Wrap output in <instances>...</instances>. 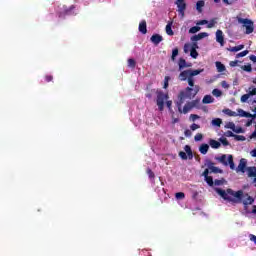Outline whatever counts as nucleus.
<instances>
[{
  "mask_svg": "<svg viewBox=\"0 0 256 256\" xmlns=\"http://www.w3.org/2000/svg\"><path fill=\"white\" fill-rule=\"evenodd\" d=\"M216 193L227 201L228 203H232V205H239V203H243L244 209H247L248 205H253L255 203V199L251 197L249 194H244L243 190L234 191L231 188L226 190L221 188H216ZM244 197H247L246 200H243Z\"/></svg>",
  "mask_w": 256,
  "mask_h": 256,
  "instance_id": "f257e3e1",
  "label": "nucleus"
},
{
  "mask_svg": "<svg viewBox=\"0 0 256 256\" xmlns=\"http://www.w3.org/2000/svg\"><path fill=\"white\" fill-rule=\"evenodd\" d=\"M188 85L184 90L179 93V101L176 103L179 113H181V106L183 105L185 99H195L197 93L200 91L199 85H195V79L193 76L188 78Z\"/></svg>",
  "mask_w": 256,
  "mask_h": 256,
  "instance_id": "f03ea898",
  "label": "nucleus"
},
{
  "mask_svg": "<svg viewBox=\"0 0 256 256\" xmlns=\"http://www.w3.org/2000/svg\"><path fill=\"white\" fill-rule=\"evenodd\" d=\"M156 95H157V98H156L157 107L159 111H163L165 109V101L169 99V94L164 93L161 90H157Z\"/></svg>",
  "mask_w": 256,
  "mask_h": 256,
  "instance_id": "7ed1b4c3",
  "label": "nucleus"
},
{
  "mask_svg": "<svg viewBox=\"0 0 256 256\" xmlns=\"http://www.w3.org/2000/svg\"><path fill=\"white\" fill-rule=\"evenodd\" d=\"M238 23L246 28V35H251L255 31V26L253 22L247 18H238Z\"/></svg>",
  "mask_w": 256,
  "mask_h": 256,
  "instance_id": "20e7f679",
  "label": "nucleus"
},
{
  "mask_svg": "<svg viewBox=\"0 0 256 256\" xmlns=\"http://www.w3.org/2000/svg\"><path fill=\"white\" fill-rule=\"evenodd\" d=\"M217 161H219V163H222V165H225V167H227V165L230 166V169L234 170L235 169V162H233V155H229L228 156V160H227V155L223 154L220 157H216Z\"/></svg>",
  "mask_w": 256,
  "mask_h": 256,
  "instance_id": "39448f33",
  "label": "nucleus"
},
{
  "mask_svg": "<svg viewBox=\"0 0 256 256\" xmlns=\"http://www.w3.org/2000/svg\"><path fill=\"white\" fill-rule=\"evenodd\" d=\"M184 151L179 152L180 158H182L184 161H187L188 158L193 159V150H191V146L186 145L184 147Z\"/></svg>",
  "mask_w": 256,
  "mask_h": 256,
  "instance_id": "423d86ee",
  "label": "nucleus"
},
{
  "mask_svg": "<svg viewBox=\"0 0 256 256\" xmlns=\"http://www.w3.org/2000/svg\"><path fill=\"white\" fill-rule=\"evenodd\" d=\"M175 5L178 7V13L183 19L185 17V11L187 10V3H185V0H176Z\"/></svg>",
  "mask_w": 256,
  "mask_h": 256,
  "instance_id": "0eeeda50",
  "label": "nucleus"
},
{
  "mask_svg": "<svg viewBox=\"0 0 256 256\" xmlns=\"http://www.w3.org/2000/svg\"><path fill=\"white\" fill-rule=\"evenodd\" d=\"M199 105V100H193L191 102H188L183 109L181 108L180 113H184V115H187L188 112L191 111L194 107H197Z\"/></svg>",
  "mask_w": 256,
  "mask_h": 256,
  "instance_id": "6e6552de",
  "label": "nucleus"
},
{
  "mask_svg": "<svg viewBox=\"0 0 256 256\" xmlns=\"http://www.w3.org/2000/svg\"><path fill=\"white\" fill-rule=\"evenodd\" d=\"M217 23V21H215V19H212L209 21L207 20H200L196 23V25H207L208 29H213V27H215V24Z\"/></svg>",
  "mask_w": 256,
  "mask_h": 256,
  "instance_id": "1a4fd4ad",
  "label": "nucleus"
},
{
  "mask_svg": "<svg viewBox=\"0 0 256 256\" xmlns=\"http://www.w3.org/2000/svg\"><path fill=\"white\" fill-rule=\"evenodd\" d=\"M216 41L223 47L225 45V36H223V31L222 30H217L216 31Z\"/></svg>",
  "mask_w": 256,
  "mask_h": 256,
  "instance_id": "9d476101",
  "label": "nucleus"
},
{
  "mask_svg": "<svg viewBox=\"0 0 256 256\" xmlns=\"http://www.w3.org/2000/svg\"><path fill=\"white\" fill-rule=\"evenodd\" d=\"M251 111H253L254 114L246 112V114H244L245 115L244 117L256 119V100L252 101Z\"/></svg>",
  "mask_w": 256,
  "mask_h": 256,
  "instance_id": "9b49d317",
  "label": "nucleus"
},
{
  "mask_svg": "<svg viewBox=\"0 0 256 256\" xmlns=\"http://www.w3.org/2000/svg\"><path fill=\"white\" fill-rule=\"evenodd\" d=\"M191 77V72L190 70H184L182 71L179 76H178V79L179 81H187L189 78Z\"/></svg>",
  "mask_w": 256,
  "mask_h": 256,
  "instance_id": "f8f14e48",
  "label": "nucleus"
},
{
  "mask_svg": "<svg viewBox=\"0 0 256 256\" xmlns=\"http://www.w3.org/2000/svg\"><path fill=\"white\" fill-rule=\"evenodd\" d=\"M246 168H247V160L244 159V158H242V159L240 160V163H239L238 167L236 168V171H237V173H239V171H240L241 173H245V169H246Z\"/></svg>",
  "mask_w": 256,
  "mask_h": 256,
  "instance_id": "ddd939ff",
  "label": "nucleus"
},
{
  "mask_svg": "<svg viewBox=\"0 0 256 256\" xmlns=\"http://www.w3.org/2000/svg\"><path fill=\"white\" fill-rule=\"evenodd\" d=\"M151 43H153L154 45H159V43H161V41H163V36L159 35V34H153L150 38Z\"/></svg>",
  "mask_w": 256,
  "mask_h": 256,
  "instance_id": "4468645a",
  "label": "nucleus"
},
{
  "mask_svg": "<svg viewBox=\"0 0 256 256\" xmlns=\"http://www.w3.org/2000/svg\"><path fill=\"white\" fill-rule=\"evenodd\" d=\"M139 31L142 33V35L147 34V21L142 20L139 24Z\"/></svg>",
  "mask_w": 256,
  "mask_h": 256,
  "instance_id": "2eb2a0df",
  "label": "nucleus"
},
{
  "mask_svg": "<svg viewBox=\"0 0 256 256\" xmlns=\"http://www.w3.org/2000/svg\"><path fill=\"white\" fill-rule=\"evenodd\" d=\"M197 44H193L191 49H190V56L192 59H197L199 57V53L197 52Z\"/></svg>",
  "mask_w": 256,
  "mask_h": 256,
  "instance_id": "dca6fc26",
  "label": "nucleus"
},
{
  "mask_svg": "<svg viewBox=\"0 0 256 256\" xmlns=\"http://www.w3.org/2000/svg\"><path fill=\"white\" fill-rule=\"evenodd\" d=\"M172 27H173V22H168L167 25H166V33L170 37H173V35H175V32H173Z\"/></svg>",
  "mask_w": 256,
  "mask_h": 256,
  "instance_id": "f3484780",
  "label": "nucleus"
},
{
  "mask_svg": "<svg viewBox=\"0 0 256 256\" xmlns=\"http://www.w3.org/2000/svg\"><path fill=\"white\" fill-rule=\"evenodd\" d=\"M209 145L212 149H219V147H221V142H219L215 139H210L209 140Z\"/></svg>",
  "mask_w": 256,
  "mask_h": 256,
  "instance_id": "a211bd4d",
  "label": "nucleus"
},
{
  "mask_svg": "<svg viewBox=\"0 0 256 256\" xmlns=\"http://www.w3.org/2000/svg\"><path fill=\"white\" fill-rule=\"evenodd\" d=\"M178 66H179V71H183L185 67H191V65H187V61L183 58L179 59Z\"/></svg>",
  "mask_w": 256,
  "mask_h": 256,
  "instance_id": "6ab92c4d",
  "label": "nucleus"
},
{
  "mask_svg": "<svg viewBox=\"0 0 256 256\" xmlns=\"http://www.w3.org/2000/svg\"><path fill=\"white\" fill-rule=\"evenodd\" d=\"M199 151L202 155H207L209 152V144H201L199 147Z\"/></svg>",
  "mask_w": 256,
  "mask_h": 256,
  "instance_id": "aec40b11",
  "label": "nucleus"
},
{
  "mask_svg": "<svg viewBox=\"0 0 256 256\" xmlns=\"http://www.w3.org/2000/svg\"><path fill=\"white\" fill-rule=\"evenodd\" d=\"M213 101H215V98L211 95H205L202 103H204L205 105H209V103H213Z\"/></svg>",
  "mask_w": 256,
  "mask_h": 256,
  "instance_id": "412c9836",
  "label": "nucleus"
},
{
  "mask_svg": "<svg viewBox=\"0 0 256 256\" xmlns=\"http://www.w3.org/2000/svg\"><path fill=\"white\" fill-rule=\"evenodd\" d=\"M245 49V45H238V46H234L228 49V51H231V53H237V51H241Z\"/></svg>",
  "mask_w": 256,
  "mask_h": 256,
  "instance_id": "4be33fe9",
  "label": "nucleus"
},
{
  "mask_svg": "<svg viewBox=\"0 0 256 256\" xmlns=\"http://www.w3.org/2000/svg\"><path fill=\"white\" fill-rule=\"evenodd\" d=\"M189 71H190V77H197V75H201V73H203V69H197V70L189 69Z\"/></svg>",
  "mask_w": 256,
  "mask_h": 256,
  "instance_id": "5701e85b",
  "label": "nucleus"
},
{
  "mask_svg": "<svg viewBox=\"0 0 256 256\" xmlns=\"http://www.w3.org/2000/svg\"><path fill=\"white\" fill-rule=\"evenodd\" d=\"M203 7H205V1L200 0L196 3V9L199 13H201V11H203Z\"/></svg>",
  "mask_w": 256,
  "mask_h": 256,
  "instance_id": "b1692460",
  "label": "nucleus"
},
{
  "mask_svg": "<svg viewBox=\"0 0 256 256\" xmlns=\"http://www.w3.org/2000/svg\"><path fill=\"white\" fill-rule=\"evenodd\" d=\"M216 68L218 73H223V71H225V66L223 65V63H221L220 61L216 62Z\"/></svg>",
  "mask_w": 256,
  "mask_h": 256,
  "instance_id": "393cba45",
  "label": "nucleus"
},
{
  "mask_svg": "<svg viewBox=\"0 0 256 256\" xmlns=\"http://www.w3.org/2000/svg\"><path fill=\"white\" fill-rule=\"evenodd\" d=\"M231 130L234 132V133H245V130L242 128V127H237L235 125H232L231 127Z\"/></svg>",
  "mask_w": 256,
  "mask_h": 256,
  "instance_id": "a878e982",
  "label": "nucleus"
},
{
  "mask_svg": "<svg viewBox=\"0 0 256 256\" xmlns=\"http://www.w3.org/2000/svg\"><path fill=\"white\" fill-rule=\"evenodd\" d=\"M248 177H255L256 178V167H249L248 168Z\"/></svg>",
  "mask_w": 256,
  "mask_h": 256,
  "instance_id": "bb28decb",
  "label": "nucleus"
},
{
  "mask_svg": "<svg viewBox=\"0 0 256 256\" xmlns=\"http://www.w3.org/2000/svg\"><path fill=\"white\" fill-rule=\"evenodd\" d=\"M74 9L75 5H71L69 8L64 10L65 15H75V13H73Z\"/></svg>",
  "mask_w": 256,
  "mask_h": 256,
  "instance_id": "cd10ccee",
  "label": "nucleus"
},
{
  "mask_svg": "<svg viewBox=\"0 0 256 256\" xmlns=\"http://www.w3.org/2000/svg\"><path fill=\"white\" fill-rule=\"evenodd\" d=\"M137 66V62H135V59L129 58L128 59V67H131V69H135Z\"/></svg>",
  "mask_w": 256,
  "mask_h": 256,
  "instance_id": "c85d7f7f",
  "label": "nucleus"
},
{
  "mask_svg": "<svg viewBox=\"0 0 256 256\" xmlns=\"http://www.w3.org/2000/svg\"><path fill=\"white\" fill-rule=\"evenodd\" d=\"M222 123L223 121L220 118H215L214 120H212V125H214L215 127H221Z\"/></svg>",
  "mask_w": 256,
  "mask_h": 256,
  "instance_id": "c756f323",
  "label": "nucleus"
},
{
  "mask_svg": "<svg viewBox=\"0 0 256 256\" xmlns=\"http://www.w3.org/2000/svg\"><path fill=\"white\" fill-rule=\"evenodd\" d=\"M199 31H201V27L199 26H193L189 29V33L191 34L199 33Z\"/></svg>",
  "mask_w": 256,
  "mask_h": 256,
  "instance_id": "7c9ffc66",
  "label": "nucleus"
},
{
  "mask_svg": "<svg viewBox=\"0 0 256 256\" xmlns=\"http://www.w3.org/2000/svg\"><path fill=\"white\" fill-rule=\"evenodd\" d=\"M206 183L210 186L213 187L214 182H213V177L212 176H207L206 178H204Z\"/></svg>",
  "mask_w": 256,
  "mask_h": 256,
  "instance_id": "2f4dec72",
  "label": "nucleus"
},
{
  "mask_svg": "<svg viewBox=\"0 0 256 256\" xmlns=\"http://www.w3.org/2000/svg\"><path fill=\"white\" fill-rule=\"evenodd\" d=\"M177 55H179V48H174L172 50V56H171L172 61H175V58L177 57Z\"/></svg>",
  "mask_w": 256,
  "mask_h": 256,
  "instance_id": "473e14b6",
  "label": "nucleus"
},
{
  "mask_svg": "<svg viewBox=\"0 0 256 256\" xmlns=\"http://www.w3.org/2000/svg\"><path fill=\"white\" fill-rule=\"evenodd\" d=\"M249 97H253V95H256V88L255 86L249 87V91L247 93Z\"/></svg>",
  "mask_w": 256,
  "mask_h": 256,
  "instance_id": "72a5a7b5",
  "label": "nucleus"
},
{
  "mask_svg": "<svg viewBox=\"0 0 256 256\" xmlns=\"http://www.w3.org/2000/svg\"><path fill=\"white\" fill-rule=\"evenodd\" d=\"M212 95H214V97H221V95H223V92L216 88L212 91Z\"/></svg>",
  "mask_w": 256,
  "mask_h": 256,
  "instance_id": "f704fd0d",
  "label": "nucleus"
},
{
  "mask_svg": "<svg viewBox=\"0 0 256 256\" xmlns=\"http://www.w3.org/2000/svg\"><path fill=\"white\" fill-rule=\"evenodd\" d=\"M249 54V50H244L238 54H236V59H239L240 57H246V55Z\"/></svg>",
  "mask_w": 256,
  "mask_h": 256,
  "instance_id": "c9c22d12",
  "label": "nucleus"
},
{
  "mask_svg": "<svg viewBox=\"0 0 256 256\" xmlns=\"http://www.w3.org/2000/svg\"><path fill=\"white\" fill-rule=\"evenodd\" d=\"M242 69H243V71H246L247 73H251L253 71L251 64L242 66Z\"/></svg>",
  "mask_w": 256,
  "mask_h": 256,
  "instance_id": "e433bc0d",
  "label": "nucleus"
},
{
  "mask_svg": "<svg viewBox=\"0 0 256 256\" xmlns=\"http://www.w3.org/2000/svg\"><path fill=\"white\" fill-rule=\"evenodd\" d=\"M205 165L208 167V169H210V171H211L212 168L215 167V163H213V161H211L209 159L206 160Z\"/></svg>",
  "mask_w": 256,
  "mask_h": 256,
  "instance_id": "4c0bfd02",
  "label": "nucleus"
},
{
  "mask_svg": "<svg viewBox=\"0 0 256 256\" xmlns=\"http://www.w3.org/2000/svg\"><path fill=\"white\" fill-rule=\"evenodd\" d=\"M225 113L229 115V117H237V112L231 110V109H226Z\"/></svg>",
  "mask_w": 256,
  "mask_h": 256,
  "instance_id": "58836bf2",
  "label": "nucleus"
},
{
  "mask_svg": "<svg viewBox=\"0 0 256 256\" xmlns=\"http://www.w3.org/2000/svg\"><path fill=\"white\" fill-rule=\"evenodd\" d=\"M249 97L251 96H249L248 94L242 95L240 98L241 103H247V101H249Z\"/></svg>",
  "mask_w": 256,
  "mask_h": 256,
  "instance_id": "ea45409f",
  "label": "nucleus"
},
{
  "mask_svg": "<svg viewBox=\"0 0 256 256\" xmlns=\"http://www.w3.org/2000/svg\"><path fill=\"white\" fill-rule=\"evenodd\" d=\"M147 175L149 176L150 179H155V173L151 168H147Z\"/></svg>",
  "mask_w": 256,
  "mask_h": 256,
  "instance_id": "a19ab883",
  "label": "nucleus"
},
{
  "mask_svg": "<svg viewBox=\"0 0 256 256\" xmlns=\"http://www.w3.org/2000/svg\"><path fill=\"white\" fill-rule=\"evenodd\" d=\"M219 141L224 145V147L229 146V140H227V138H219Z\"/></svg>",
  "mask_w": 256,
  "mask_h": 256,
  "instance_id": "79ce46f5",
  "label": "nucleus"
},
{
  "mask_svg": "<svg viewBox=\"0 0 256 256\" xmlns=\"http://www.w3.org/2000/svg\"><path fill=\"white\" fill-rule=\"evenodd\" d=\"M176 199H185V193L183 192H177L175 194Z\"/></svg>",
  "mask_w": 256,
  "mask_h": 256,
  "instance_id": "37998d69",
  "label": "nucleus"
},
{
  "mask_svg": "<svg viewBox=\"0 0 256 256\" xmlns=\"http://www.w3.org/2000/svg\"><path fill=\"white\" fill-rule=\"evenodd\" d=\"M235 141H245V136L243 135H234Z\"/></svg>",
  "mask_w": 256,
  "mask_h": 256,
  "instance_id": "c03bdc74",
  "label": "nucleus"
},
{
  "mask_svg": "<svg viewBox=\"0 0 256 256\" xmlns=\"http://www.w3.org/2000/svg\"><path fill=\"white\" fill-rule=\"evenodd\" d=\"M194 141H203V134L198 133L194 136Z\"/></svg>",
  "mask_w": 256,
  "mask_h": 256,
  "instance_id": "a18cd8bd",
  "label": "nucleus"
},
{
  "mask_svg": "<svg viewBox=\"0 0 256 256\" xmlns=\"http://www.w3.org/2000/svg\"><path fill=\"white\" fill-rule=\"evenodd\" d=\"M190 129H191V131H197V129H201V126L198 125V124L193 123V124L190 126Z\"/></svg>",
  "mask_w": 256,
  "mask_h": 256,
  "instance_id": "49530a36",
  "label": "nucleus"
},
{
  "mask_svg": "<svg viewBox=\"0 0 256 256\" xmlns=\"http://www.w3.org/2000/svg\"><path fill=\"white\" fill-rule=\"evenodd\" d=\"M153 93H155V89H152L150 92H147L145 96L147 97V99H152Z\"/></svg>",
  "mask_w": 256,
  "mask_h": 256,
  "instance_id": "de8ad7c7",
  "label": "nucleus"
},
{
  "mask_svg": "<svg viewBox=\"0 0 256 256\" xmlns=\"http://www.w3.org/2000/svg\"><path fill=\"white\" fill-rule=\"evenodd\" d=\"M169 79H171L169 76H166L164 79V89H167L169 87Z\"/></svg>",
  "mask_w": 256,
  "mask_h": 256,
  "instance_id": "09e8293b",
  "label": "nucleus"
},
{
  "mask_svg": "<svg viewBox=\"0 0 256 256\" xmlns=\"http://www.w3.org/2000/svg\"><path fill=\"white\" fill-rule=\"evenodd\" d=\"M210 171H211V173H223V170H221L215 166Z\"/></svg>",
  "mask_w": 256,
  "mask_h": 256,
  "instance_id": "8fccbe9b",
  "label": "nucleus"
},
{
  "mask_svg": "<svg viewBox=\"0 0 256 256\" xmlns=\"http://www.w3.org/2000/svg\"><path fill=\"white\" fill-rule=\"evenodd\" d=\"M190 119L192 121H197V119H201V116L197 115V114H191L190 115Z\"/></svg>",
  "mask_w": 256,
  "mask_h": 256,
  "instance_id": "3c124183",
  "label": "nucleus"
},
{
  "mask_svg": "<svg viewBox=\"0 0 256 256\" xmlns=\"http://www.w3.org/2000/svg\"><path fill=\"white\" fill-rule=\"evenodd\" d=\"M53 81V76L52 75H46L45 76V82L46 83H51Z\"/></svg>",
  "mask_w": 256,
  "mask_h": 256,
  "instance_id": "603ef678",
  "label": "nucleus"
},
{
  "mask_svg": "<svg viewBox=\"0 0 256 256\" xmlns=\"http://www.w3.org/2000/svg\"><path fill=\"white\" fill-rule=\"evenodd\" d=\"M191 41H201V36L199 34L192 36Z\"/></svg>",
  "mask_w": 256,
  "mask_h": 256,
  "instance_id": "864d4df0",
  "label": "nucleus"
},
{
  "mask_svg": "<svg viewBox=\"0 0 256 256\" xmlns=\"http://www.w3.org/2000/svg\"><path fill=\"white\" fill-rule=\"evenodd\" d=\"M198 35L200 36V39H205V37H209V34L207 32H201Z\"/></svg>",
  "mask_w": 256,
  "mask_h": 256,
  "instance_id": "5fc2aeb1",
  "label": "nucleus"
},
{
  "mask_svg": "<svg viewBox=\"0 0 256 256\" xmlns=\"http://www.w3.org/2000/svg\"><path fill=\"white\" fill-rule=\"evenodd\" d=\"M238 113H239V116L240 117H245V114L247 113L245 110H243V109H239L238 110Z\"/></svg>",
  "mask_w": 256,
  "mask_h": 256,
  "instance_id": "6e6d98bb",
  "label": "nucleus"
},
{
  "mask_svg": "<svg viewBox=\"0 0 256 256\" xmlns=\"http://www.w3.org/2000/svg\"><path fill=\"white\" fill-rule=\"evenodd\" d=\"M225 136L226 137H235V134L233 132H231L230 130H228L226 133H225Z\"/></svg>",
  "mask_w": 256,
  "mask_h": 256,
  "instance_id": "4d7b16f0",
  "label": "nucleus"
},
{
  "mask_svg": "<svg viewBox=\"0 0 256 256\" xmlns=\"http://www.w3.org/2000/svg\"><path fill=\"white\" fill-rule=\"evenodd\" d=\"M238 63H239V60L230 61V67H237Z\"/></svg>",
  "mask_w": 256,
  "mask_h": 256,
  "instance_id": "13d9d810",
  "label": "nucleus"
},
{
  "mask_svg": "<svg viewBox=\"0 0 256 256\" xmlns=\"http://www.w3.org/2000/svg\"><path fill=\"white\" fill-rule=\"evenodd\" d=\"M184 135H185V137H191V135H192L191 130L186 129V130L184 131Z\"/></svg>",
  "mask_w": 256,
  "mask_h": 256,
  "instance_id": "bf43d9fd",
  "label": "nucleus"
},
{
  "mask_svg": "<svg viewBox=\"0 0 256 256\" xmlns=\"http://www.w3.org/2000/svg\"><path fill=\"white\" fill-rule=\"evenodd\" d=\"M249 239H250V241H253V243H255V245H256V236L255 235L250 234Z\"/></svg>",
  "mask_w": 256,
  "mask_h": 256,
  "instance_id": "052dcab7",
  "label": "nucleus"
},
{
  "mask_svg": "<svg viewBox=\"0 0 256 256\" xmlns=\"http://www.w3.org/2000/svg\"><path fill=\"white\" fill-rule=\"evenodd\" d=\"M203 177L206 178V177H209V168H206L203 172Z\"/></svg>",
  "mask_w": 256,
  "mask_h": 256,
  "instance_id": "680f3d73",
  "label": "nucleus"
},
{
  "mask_svg": "<svg viewBox=\"0 0 256 256\" xmlns=\"http://www.w3.org/2000/svg\"><path fill=\"white\" fill-rule=\"evenodd\" d=\"M171 105H173V101L166 100V107H168V109H171Z\"/></svg>",
  "mask_w": 256,
  "mask_h": 256,
  "instance_id": "e2e57ef3",
  "label": "nucleus"
},
{
  "mask_svg": "<svg viewBox=\"0 0 256 256\" xmlns=\"http://www.w3.org/2000/svg\"><path fill=\"white\" fill-rule=\"evenodd\" d=\"M250 139H256V124H255V131L250 135Z\"/></svg>",
  "mask_w": 256,
  "mask_h": 256,
  "instance_id": "0e129e2a",
  "label": "nucleus"
},
{
  "mask_svg": "<svg viewBox=\"0 0 256 256\" xmlns=\"http://www.w3.org/2000/svg\"><path fill=\"white\" fill-rule=\"evenodd\" d=\"M214 185H223V181L216 179V180L214 181Z\"/></svg>",
  "mask_w": 256,
  "mask_h": 256,
  "instance_id": "69168bd1",
  "label": "nucleus"
},
{
  "mask_svg": "<svg viewBox=\"0 0 256 256\" xmlns=\"http://www.w3.org/2000/svg\"><path fill=\"white\" fill-rule=\"evenodd\" d=\"M250 155H251V157H256V149H253V150L250 152Z\"/></svg>",
  "mask_w": 256,
  "mask_h": 256,
  "instance_id": "338daca9",
  "label": "nucleus"
},
{
  "mask_svg": "<svg viewBox=\"0 0 256 256\" xmlns=\"http://www.w3.org/2000/svg\"><path fill=\"white\" fill-rule=\"evenodd\" d=\"M250 61H253V63H256V56L255 55H251L250 56Z\"/></svg>",
  "mask_w": 256,
  "mask_h": 256,
  "instance_id": "774afa93",
  "label": "nucleus"
}]
</instances>
